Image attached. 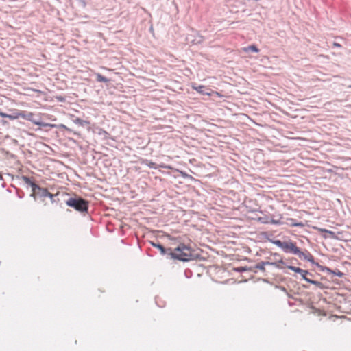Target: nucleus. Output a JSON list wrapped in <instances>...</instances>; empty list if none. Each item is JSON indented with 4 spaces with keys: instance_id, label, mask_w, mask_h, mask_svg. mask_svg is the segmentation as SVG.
I'll return each mask as SVG.
<instances>
[{
    "instance_id": "obj_1",
    "label": "nucleus",
    "mask_w": 351,
    "mask_h": 351,
    "mask_svg": "<svg viewBox=\"0 0 351 351\" xmlns=\"http://www.w3.org/2000/svg\"><path fill=\"white\" fill-rule=\"evenodd\" d=\"M171 257L181 261H189L193 258L192 249L184 244H180L169 253Z\"/></svg>"
},
{
    "instance_id": "obj_2",
    "label": "nucleus",
    "mask_w": 351,
    "mask_h": 351,
    "mask_svg": "<svg viewBox=\"0 0 351 351\" xmlns=\"http://www.w3.org/2000/svg\"><path fill=\"white\" fill-rule=\"evenodd\" d=\"M0 116L3 118H8L10 120L16 119L19 118H23L24 119L32 121L34 124L40 125L43 127L50 126L54 127V125L46 123L43 122H39L33 120L34 114L32 112H26L25 111H16L12 114H8L2 112H0Z\"/></svg>"
},
{
    "instance_id": "obj_3",
    "label": "nucleus",
    "mask_w": 351,
    "mask_h": 351,
    "mask_svg": "<svg viewBox=\"0 0 351 351\" xmlns=\"http://www.w3.org/2000/svg\"><path fill=\"white\" fill-rule=\"evenodd\" d=\"M273 243L280 247L285 252H291L293 254L298 255L300 257L303 255V253L300 251V248L298 247L295 243L292 241L282 242L280 240H276L273 241Z\"/></svg>"
},
{
    "instance_id": "obj_4",
    "label": "nucleus",
    "mask_w": 351,
    "mask_h": 351,
    "mask_svg": "<svg viewBox=\"0 0 351 351\" xmlns=\"http://www.w3.org/2000/svg\"><path fill=\"white\" fill-rule=\"evenodd\" d=\"M66 203L80 212L87 211L88 208V202L82 198H70Z\"/></svg>"
},
{
    "instance_id": "obj_5",
    "label": "nucleus",
    "mask_w": 351,
    "mask_h": 351,
    "mask_svg": "<svg viewBox=\"0 0 351 351\" xmlns=\"http://www.w3.org/2000/svg\"><path fill=\"white\" fill-rule=\"evenodd\" d=\"M287 268L300 274H309L308 271L307 270H304L300 267H296L294 266H287Z\"/></svg>"
},
{
    "instance_id": "obj_6",
    "label": "nucleus",
    "mask_w": 351,
    "mask_h": 351,
    "mask_svg": "<svg viewBox=\"0 0 351 351\" xmlns=\"http://www.w3.org/2000/svg\"><path fill=\"white\" fill-rule=\"evenodd\" d=\"M243 51L247 53L249 51H252L255 53H258L259 51V49L256 47V45H252L246 47H243L242 49Z\"/></svg>"
},
{
    "instance_id": "obj_7",
    "label": "nucleus",
    "mask_w": 351,
    "mask_h": 351,
    "mask_svg": "<svg viewBox=\"0 0 351 351\" xmlns=\"http://www.w3.org/2000/svg\"><path fill=\"white\" fill-rule=\"evenodd\" d=\"M192 88L195 90L197 92H198L199 93H201V94H203V95H210L211 94L210 93H204V88H205L204 86L203 85H200V86H196L195 85H193L192 86Z\"/></svg>"
},
{
    "instance_id": "obj_8",
    "label": "nucleus",
    "mask_w": 351,
    "mask_h": 351,
    "mask_svg": "<svg viewBox=\"0 0 351 351\" xmlns=\"http://www.w3.org/2000/svg\"><path fill=\"white\" fill-rule=\"evenodd\" d=\"M306 275H307V274H301V276H302V278H303L304 280H306V282H310V283L313 284V285H315L316 286H318V287H319V286L322 285V283H321V282H318V281L312 280L308 279V278L306 277Z\"/></svg>"
},
{
    "instance_id": "obj_9",
    "label": "nucleus",
    "mask_w": 351,
    "mask_h": 351,
    "mask_svg": "<svg viewBox=\"0 0 351 351\" xmlns=\"http://www.w3.org/2000/svg\"><path fill=\"white\" fill-rule=\"evenodd\" d=\"M152 246L158 248L160 251V253L162 254H165L166 253V250L165 249V247L160 243H152Z\"/></svg>"
},
{
    "instance_id": "obj_10",
    "label": "nucleus",
    "mask_w": 351,
    "mask_h": 351,
    "mask_svg": "<svg viewBox=\"0 0 351 351\" xmlns=\"http://www.w3.org/2000/svg\"><path fill=\"white\" fill-rule=\"evenodd\" d=\"M96 79L97 82H108L109 80L106 77L101 75L100 73L96 74Z\"/></svg>"
},
{
    "instance_id": "obj_11",
    "label": "nucleus",
    "mask_w": 351,
    "mask_h": 351,
    "mask_svg": "<svg viewBox=\"0 0 351 351\" xmlns=\"http://www.w3.org/2000/svg\"><path fill=\"white\" fill-rule=\"evenodd\" d=\"M43 195H44V196L49 197H50L51 199H53V195L52 193H51L50 192H49V191H47V189H44Z\"/></svg>"
},
{
    "instance_id": "obj_12",
    "label": "nucleus",
    "mask_w": 351,
    "mask_h": 351,
    "mask_svg": "<svg viewBox=\"0 0 351 351\" xmlns=\"http://www.w3.org/2000/svg\"><path fill=\"white\" fill-rule=\"evenodd\" d=\"M318 230L320 232H326V233L330 234V235H333L334 234V232L332 231H330V230H328L324 229V228H318Z\"/></svg>"
},
{
    "instance_id": "obj_13",
    "label": "nucleus",
    "mask_w": 351,
    "mask_h": 351,
    "mask_svg": "<svg viewBox=\"0 0 351 351\" xmlns=\"http://www.w3.org/2000/svg\"><path fill=\"white\" fill-rule=\"evenodd\" d=\"M292 226H295V227H303L304 226V224L302 223V222H295L291 224Z\"/></svg>"
},
{
    "instance_id": "obj_14",
    "label": "nucleus",
    "mask_w": 351,
    "mask_h": 351,
    "mask_svg": "<svg viewBox=\"0 0 351 351\" xmlns=\"http://www.w3.org/2000/svg\"><path fill=\"white\" fill-rule=\"evenodd\" d=\"M333 45H334V47H341V45L339 44V43H334Z\"/></svg>"
},
{
    "instance_id": "obj_15",
    "label": "nucleus",
    "mask_w": 351,
    "mask_h": 351,
    "mask_svg": "<svg viewBox=\"0 0 351 351\" xmlns=\"http://www.w3.org/2000/svg\"><path fill=\"white\" fill-rule=\"evenodd\" d=\"M154 162H150L149 164H148V166L149 167H154Z\"/></svg>"
},
{
    "instance_id": "obj_16",
    "label": "nucleus",
    "mask_w": 351,
    "mask_h": 351,
    "mask_svg": "<svg viewBox=\"0 0 351 351\" xmlns=\"http://www.w3.org/2000/svg\"><path fill=\"white\" fill-rule=\"evenodd\" d=\"M215 94H216L218 97H221V95L217 92H215Z\"/></svg>"
},
{
    "instance_id": "obj_17",
    "label": "nucleus",
    "mask_w": 351,
    "mask_h": 351,
    "mask_svg": "<svg viewBox=\"0 0 351 351\" xmlns=\"http://www.w3.org/2000/svg\"><path fill=\"white\" fill-rule=\"evenodd\" d=\"M279 263H282V264H283L284 263H283V261H279Z\"/></svg>"
}]
</instances>
